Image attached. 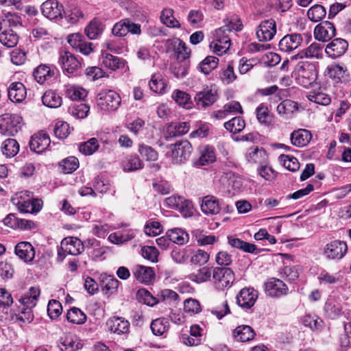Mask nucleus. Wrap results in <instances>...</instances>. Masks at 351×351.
I'll list each match as a JSON object with an SVG mask.
<instances>
[{
	"instance_id": "nucleus-1",
	"label": "nucleus",
	"mask_w": 351,
	"mask_h": 351,
	"mask_svg": "<svg viewBox=\"0 0 351 351\" xmlns=\"http://www.w3.org/2000/svg\"><path fill=\"white\" fill-rule=\"evenodd\" d=\"M224 25L217 29L214 34V40L210 44L213 52L219 56L226 53L231 45L229 34L232 31H240L243 25L237 16H232L223 20Z\"/></svg>"
},
{
	"instance_id": "nucleus-2",
	"label": "nucleus",
	"mask_w": 351,
	"mask_h": 351,
	"mask_svg": "<svg viewBox=\"0 0 351 351\" xmlns=\"http://www.w3.org/2000/svg\"><path fill=\"white\" fill-rule=\"evenodd\" d=\"M32 193L28 191L21 192L16 197L12 198V202L22 213H37L43 208V201L33 198Z\"/></svg>"
},
{
	"instance_id": "nucleus-3",
	"label": "nucleus",
	"mask_w": 351,
	"mask_h": 351,
	"mask_svg": "<svg viewBox=\"0 0 351 351\" xmlns=\"http://www.w3.org/2000/svg\"><path fill=\"white\" fill-rule=\"evenodd\" d=\"M348 250V247L346 241L334 239L323 246L322 254L327 261L339 262L346 255Z\"/></svg>"
},
{
	"instance_id": "nucleus-4",
	"label": "nucleus",
	"mask_w": 351,
	"mask_h": 351,
	"mask_svg": "<svg viewBox=\"0 0 351 351\" xmlns=\"http://www.w3.org/2000/svg\"><path fill=\"white\" fill-rule=\"evenodd\" d=\"M84 250V243L77 237L64 238L58 249V261L62 262L66 254L76 256L82 253Z\"/></svg>"
},
{
	"instance_id": "nucleus-5",
	"label": "nucleus",
	"mask_w": 351,
	"mask_h": 351,
	"mask_svg": "<svg viewBox=\"0 0 351 351\" xmlns=\"http://www.w3.org/2000/svg\"><path fill=\"white\" fill-rule=\"evenodd\" d=\"M212 280L217 289L224 290L232 285L234 281V274L230 268L215 267L213 270Z\"/></svg>"
},
{
	"instance_id": "nucleus-6",
	"label": "nucleus",
	"mask_w": 351,
	"mask_h": 351,
	"mask_svg": "<svg viewBox=\"0 0 351 351\" xmlns=\"http://www.w3.org/2000/svg\"><path fill=\"white\" fill-rule=\"evenodd\" d=\"M22 117L16 114L5 113L0 116V133L14 136L21 128Z\"/></svg>"
},
{
	"instance_id": "nucleus-7",
	"label": "nucleus",
	"mask_w": 351,
	"mask_h": 351,
	"mask_svg": "<svg viewBox=\"0 0 351 351\" xmlns=\"http://www.w3.org/2000/svg\"><path fill=\"white\" fill-rule=\"evenodd\" d=\"M96 102L97 106L102 110L114 111L119 107L121 99L115 91L106 90L98 94Z\"/></svg>"
},
{
	"instance_id": "nucleus-8",
	"label": "nucleus",
	"mask_w": 351,
	"mask_h": 351,
	"mask_svg": "<svg viewBox=\"0 0 351 351\" xmlns=\"http://www.w3.org/2000/svg\"><path fill=\"white\" fill-rule=\"evenodd\" d=\"M297 83L305 88L312 85L317 79V71L315 66L308 62H301L296 69Z\"/></svg>"
},
{
	"instance_id": "nucleus-9",
	"label": "nucleus",
	"mask_w": 351,
	"mask_h": 351,
	"mask_svg": "<svg viewBox=\"0 0 351 351\" xmlns=\"http://www.w3.org/2000/svg\"><path fill=\"white\" fill-rule=\"evenodd\" d=\"M171 149L169 156L172 162L176 164L181 163L186 160L192 152V146L188 141H178L169 146Z\"/></svg>"
},
{
	"instance_id": "nucleus-10",
	"label": "nucleus",
	"mask_w": 351,
	"mask_h": 351,
	"mask_svg": "<svg viewBox=\"0 0 351 351\" xmlns=\"http://www.w3.org/2000/svg\"><path fill=\"white\" fill-rule=\"evenodd\" d=\"M59 62L67 74H77L82 65L80 60L69 51L60 54Z\"/></svg>"
},
{
	"instance_id": "nucleus-11",
	"label": "nucleus",
	"mask_w": 351,
	"mask_h": 351,
	"mask_svg": "<svg viewBox=\"0 0 351 351\" xmlns=\"http://www.w3.org/2000/svg\"><path fill=\"white\" fill-rule=\"evenodd\" d=\"M287 285L278 278H271L265 283L266 294L272 298H279L288 293Z\"/></svg>"
},
{
	"instance_id": "nucleus-12",
	"label": "nucleus",
	"mask_w": 351,
	"mask_h": 351,
	"mask_svg": "<svg viewBox=\"0 0 351 351\" xmlns=\"http://www.w3.org/2000/svg\"><path fill=\"white\" fill-rule=\"evenodd\" d=\"M276 34V25L274 19L262 21L256 30V36L259 41H269Z\"/></svg>"
},
{
	"instance_id": "nucleus-13",
	"label": "nucleus",
	"mask_w": 351,
	"mask_h": 351,
	"mask_svg": "<svg viewBox=\"0 0 351 351\" xmlns=\"http://www.w3.org/2000/svg\"><path fill=\"white\" fill-rule=\"evenodd\" d=\"M217 91L206 87L197 92L194 99L199 108H206L212 106L217 100Z\"/></svg>"
},
{
	"instance_id": "nucleus-14",
	"label": "nucleus",
	"mask_w": 351,
	"mask_h": 351,
	"mask_svg": "<svg viewBox=\"0 0 351 351\" xmlns=\"http://www.w3.org/2000/svg\"><path fill=\"white\" fill-rule=\"evenodd\" d=\"M336 34V29L330 21H325L315 26L314 36L316 40L326 42L332 39Z\"/></svg>"
},
{
	"instance_id": "nucleus-15",
	"label": "nucleus",
	"mask_w": 351,
	"mask_h": 351,
	"mask_svg": "<svg viewBox=\"0 0 351 351\" xmlns=\"http://www.w3.org/2000/svg\"><path fill=\"white\" fill-rule=\"evenodd\" d=\"M258 298V291L251 287L242 289L237 296V302L242 308L249 309L252 307Z\"/></svg>"
},
{
	"instance_id": "nucleus-16",
	"label": "nucleus",
	"mask_w": 351,
	"mask_h": 351,
	"mask_svg": "<svg viewBox=\"0 0 351 351\" xmlns=\"http://www.w3.org/2000/svg\"><path fill=\"white\" fill-rule=\"evenodd\" d=\"M303 40L300 34L293 33L285 36L279 42L278 47L281 51L290 53L298 49Z\"/></svg>"
},
{
	"instance_id": "nucleus-17",
	"label": "nucleus",
	"mask_w": 351,
	"mask_h": 351,
	"mask_svg": "<svg viewBox=\"0 0 351 351\" xmlns=\"http://www.w3.org/2000/svg\"><path fill=\"white\" fill-rule=\"evenodd\" d=\"M43 14L50 20L62 19L63 6L57 0H47L42 5Z\"/></svg>"
},
{
	"instance_id": "nucleus-18",
	"label": "nucleus",
	"mask_w": 351,
	"mask_h": 351,
	"mask_svg": "<svg viewBox=\"0 0 351 351\" xmlns=\"http://www.w3.org/2000/svg\"><path fill=\"white\" fill-rule=\"evenodd\" d=\"M50 143L51 139L49 134L42 130L31 137L29 147L34 152L40 153L47 149Z\"/></svg>"
},
{
	"instance_id": "nucleus-19",
	"label": "nucleus",
	"mask_w": 351,
	"mask_h": 351,
	"mask_svg": "<svg viewBox=\"0 0 351 351\" xmlns=\"http://www.w3.org/2000/svg\"><path fill=\"white\" fill-rule=\"evenodd\" d=\"M201 210L206 215H215L220 213L221 204L214 195H206L202 199Z\"/></svg>"
},
{
	"instance_id": "nucleus-20",
	"label": "nucleus",
	"mask_w": 351,
	"mask_h": 351,
	"mask_svg": "<svg viewBox=\"0 0 351 351\" xmlns=\"http://www.w3.org/2000/svg\"><path fill=\"white\" fill-rule=\"evenodd\" d=\"M108 329L117 335H125L130 332V322L122 317H113L106 323Z\"/></svg>"
},
{
	"instance_id": "nucleus-21",
	"label": "nucleus",
	"mask_w": 351,
	"mask_h": 351,
	"mask_svg": "<svg viewBox=\"0 0 351 351\" xmlns=\"http://www.w3.org/2000/svg\"><path fill=\"white\" fill-rule=\"evenodd\" d=\"M348 47V42L342 38L332 40L325 49L326 53L332 58H337L345 53Z\"/></svg>"
},
{
	"instance_id": "nucleus-22",
	"label": "nucleus",
	"mask_w": 351,
	"mask_h": 351,
	"mask_svg": "<svg viewBox=\"0 0 351 351\" xmlns=\"http://www.w3.org/2000/svg\"><path fill=\"white\" fill-rule=\"evenodd\" d=\"M132 272L135 278L143 284H151L155 278V273L150 267L137 265L134 267Z\"/></svg>"
},
{
	"instance_id": "nucleus-23",
	"label": "nucleus",
	"mask_w": 351,
	"mask_h": 351,
	"mask_svg": "<svg viewBox=\"0 0 351 351\" xmlns=\"http://www.w3.org/2000/svg\"><path fill=\"white\" fill-rule=\"evenodd\" d=\"M3 223L14 229H21V230H31L35 226L33 221L19 219L15 214L10 213L3 220Z\"/></svg>"
},
{
	"instance_id": "nucleus-24",
	"label": "nucleus",
	"mask_w": 351,
	"mask_h": 351,
	"mask_svg": "<svg viewBox=\"0 0 351 351\" xmlns=\"http://www.w3.org/2000/svg\"><path fill=\"white\" fill-rule=\"evenodd\" d=\"M16 256L22 261L28 263L33 261L35 257V250L32 245L27 241L19 243L14 248Z\"/></svg>"
},
{
	"instance_id": "nucleus-25",
	"label": "nucleus",
	"mask_w": 351,
	"mask_h": 351,
	"mask_svg": "<svg viewBox=\"0 0 351 351\" xmlns=\"http://www.w3.org/2000/svg\"><path fill=\"white\" fill-rule=\"evenodd\" d=\"M325 315L331 319H336L343 314L342 305L337 299L329 298L325 303L324 308Z\"/></svg>"
},
{
	"instance_id": "nucleus-26",
	"label": "nucleus",
	"mask_w": 351,
	"mask_h": 351,
	"mask_svg": "<svg viewBox=\"0 0 351 351\" xmlns=\"http://www.w3.org/2000/svg\"><path fill=\"white\" fill-rule=\"evenodd\" d=\"M26 95V88L23 83L15 82L10 85L8 97L12 102L21 103L25 99Z\"/></svg>"
},
{
	"instance_id": "nucleus-27",
	"label": "nucleus",
	"mask_w": 351,
	"mask_h": 351,
	"mask_svg": "<svg viewBox=\"0 0 351 351\" xmlns=\"http://www.w3.org/2000/svg\"><path fill=\"white\" fill-rule=\"evenodd\" d=\"M256 333L248 325H241L232 331V337L237 341L247 342L252 340Z\"/></svg>"
},
{
	"instance_id": "nucleus-28",
	"label": "nucleus",
	"mask_w": 351,
	"mask_h": 351,
	"mask_svg": "<svg viewBox=\"0 0 351 351\" xmlns=\"http://www.w3.org/2000/svg\"><path fill=\"white\" fill-rule=\"evenodd\" d=\"M101 61L105 67L112 71L124 68L126 63L123 58L105 52L101 54Z\"/></svg>"
},
{
	"instance_id": "nucleus-29",
	"label": "nucleus",
	"mask_w": 351,
	"mask_h": 351,
	"mask_svg": "<svg viewBox=\"0 0 351 351\" xmlns=\"http://www.w3.org/2000/svg\"><path fill=\"white\" fill-rule=\"evenodd\" d=\"M40 293V291L38 287H32L27 292L19 299V302L24 308H32L36 305Z\"/></svg>"
},
{
	"instance_id": "nucleus-30",
	"label": "nucleus",
	"mask_w": 351,
	"mask_h": 351,
	"mask_svg": "<svg viewBox=\"0 0 351 351\" xmlns=\"http://www.w3.org/2000/svg\"><path fill=\"white\" fill-rule=\"evenodd\" d=\"M104 30V25L97 19L91 20L84 29L86 36L90 40L97 39Z\"/></svg>"
},
{
	"instance_id": "nucleus-31",
	"label": "nucleus",
	"mask_w": 351,
	"mask_h": 351,
	"mask_svg": "<svg viewBox=\"0 0 351 351\" xmlns=\"http://www.w3.org/2000/svg\"><path fill=\"white\" fill-rule=\"evenodd\" d=\"M311 138V133L305 129L293 131L291 134V143L298 147L306 146L310 142Z\"/></svg>"
},
{
	"instance_id": "nucleus-32",
	"label": "nucleus",
	"mask_w": 351,
	"mask_h": 351,
	"mask_svg": "<svg viewBox=\"0 0 351 351\" xmlns=\"http://www.w3.org/2000/svg\"><path fill=\"white\" fill-rule=\"evenodd\" d=\"M246 159L249 162L264 164L267 160V152L263 147H252L246 152Z\"/></svg>"
},
{
	"instance_id": "nucleus-33",
	"label": "nucleus",
	"mask_w": 351,
	"mask_h": 351,
	"mask_svg": "<svg viewBox=\"0 0 351 351\" xmlns=\"http://www.w3.org/2000/svg\"><path fill=\"white\" fill-rule=\"evenodd\" d=\"M58 346L62 351H75L82 348V344L76 336L69 335L60 338Z\"/></svg>"
},
{
	"instance_id": "nucleus-34",
	"label": "nucleus",
	"mask_w": 351,
	"mask_h": 351,
	"mask_svg": "<svg viewBox=\"0 0 351 351\" xmlns=\"http://www.w3.org/2000/svg\"><path fill=\"white\" fill-rule=\"evenodd\" d=\"M167 44L173 47L177 53L178 59L184 60L189 57L191 53L190 49H188L186 44L180 38L169 39Z\"/></svg>"
},
{
	"instance_id": "nucleus-35",
	"label": "nucleus",
	"mask_w": 351,
	"mask_h": 351,
	"mask_svg": "<svg viewBox=\"0 0 351 351\" xmlns=\"http://www.w3.org/2000/svg\"><path fill=\"white\" fill-rule=\"evenodd\" d=\"M213 267H202L189 275V279L197 283H202L210 280L213 276Z\"/></svg>"
},
{
	"instance_id": "nucleus-36",
	"label": "nucleus",
	"mask_w": 351,
	"mask_h": 351,
	"mask_svg": "<svg viewBox=\"0 0 351 351\" xmlns=\"http://www.w3.org/2000/svg\"><path fill=\"white\" fill-rule=\"evenodd\" d=\"M34 76L36 81L43 84L54 75V71L45 64H40L34 71Z\"/></svg>"
},
{
	"instance_id": "nucleus-37",
	"label": "nucleus",
	"mask_w": 351,
	"mask_h": 351,
	"mask_svg": "<svg viewBox=\"0 0 351 351\" xmlns=\"http://www.w3.org/2000/svg\"><path fill=\"white\" fill-rule=\"evenodd\" d=\"M43 104L49 107L56 108L62 105V97L52 90H47L42 97Z\"/></svg>"
},
{
	"instance_id": "nucleus-38",
	"label": "nucleus",
	"mask_w": 351,
	"mask_h": 351,
	"mask_svg": "<svg viewBox=\"0 0 351 351\" xmlns=\"http://www.w3.org/2000/svg\"><path fill=\"white\" fill-rule=\"evenodd\" d=\"M167 236L171 242L178 245H184L189 241V234L181 228H173L167 232Z\"/></svg>"
},
{
	"instance_id": "nucleus-39",
	"label": "nucleus",
	"mask_w": 351,
	"mask_h": 351,
	"mask_svg": "<svg viewBox=\"0 0 351 351\" xmlns=\"http://www.w3.org/2000/svg\"><path fill=\"white\" fill-rule=\"evenodd\" d=\"M189 128L190 126L187 122L171 123L167 127V138L182 136L189 131Z\"/></svg>"
},
{
	"instance_id": "nucleus-40",
	"label": "nucleus",
	"mask_w": 351,
	"mask_h": 351,
	"mask_svg": "<svg viewBox=\"0 0 351 351\" xmlns=\"http://www.w3.org/2000/svg\"><path fill=\"white\" fill-rule=\"evenodd\" d=\"M322 46L320 44L317 43H312L306 49L300 51L297 54V57L300 58H322Z\"/></svg>"
},
{
	"instance_id": "nucleus-41",
	"label": "nucleus",
	"mask_w": 351,
	"mask_h": 351,
	"mask_svg": "<svg viewBox=\"0 0 351 351\" xmlns=\"http://www.w3.org/2000/svg\"><path fill=\"white\" fill-rule=\"evenodd\" d=\"M150 328L154 335L162 336L167 332L169 323L165 318H158L152 322Z\"/></svg>"
},
{
	"instance_id": "nucleus-42",
	"label": "nucleus",
	"mask_w": 351,
	"mask_h": 351,
	"mask_svg": "<svg viewBox=\"0 0 351 351\" xmlns=\"http://www.w3.org/2000/svg\"><path fill=\"white\" fill-rule=\"evenodd\" d=\"M19 42V36L12 29H6L0 34V43L8 48L15 47Z\"/></svg>"
},
{
	"instance_id": "nucleus-43",
	"label": "nucleus",
	"mask_w": 351,
	"mask_h": 351,
	"mask_svg": "<svg viewBox=\"0 0 351 351\" xmlns=\"http://www.w3.org/2000/svg\"><path fill=\"white\" fill-rule=\"evenodd\" d=\"M65 95L71 100H81L87 96V92L82 87L68 84L65 86Z\"/></svg>"
},
{
	"instance_id": "nucleus-44",
	"label": "nucleus",
	"mask_w": 351,
	"mask_h": 351,
	"mask_svg": "<svg viewBox=\"0 0 351 351\" xmlns=\"http://www.w3.org/2000/svg\"><path fill=\"white\" fill-rule=\"evenodd\" d=\"M307 98L310 101L322 106H328L331 102L330 97L320 90L310 91Z\"/></svg>"
},
{
	"instance_id": "nucleus-45",
	"label": "nucleus",
	"mask_w": 351,
	"mask_h": 351,
	"mask_svg": "<svg viewBox=\"0 0 351 351\" xmlns=\"http://www.w3.org/2000/svg\"><path fill=\"white\" fill-rule=\"evenodd\" d=\"M215 158L214 149L211 147L206 146L202 152L199 158L194 162V165L198 167L204 166L214 162Z\"/></svg>"
},
{
	"instance_id": "nucleus-46",
	"label": "nucleus",
	"mask_w": 351,
	"mask_h": 351,
	"mask_svg": "<svg viewBox=\"0 0 351 351\" xmlns=\"http://www.w3.org/2000/svg\"><path fill=\"white\" fill-rule=\"evenodd\" d=\"M19 151V145L15 139L8 138L3 143L1 152L7 157H14L18 154Z\"/></svg>"
},
{
	"instance_id": "nucleus-47",
	"label": "nucleus",
	"mask_w": 351,
	"mask_h": 351,
	"mask_svg": "<svg viewBox=\"0 0 351 351\" xmlns=\"http://www.w3.org/2000/svg\"><path fill=\"white\" fill-rule=\"evenodd\" d=\"M66 319L75 324H83L86 321V315L79 308L73 307L66 313Z\"/></svg>"
},
{
	"instance_id": "nucleus-48",
	"label": "nucleus",
	"mask_w": 351,
	"mask_h": 351,
	"mask_svg": "<svg viewBox=\"0 0 351 351\" xmlns=\"http://www.w3.org/2000/svg\"><path fill=\"white\" fill-rule=\"evenodd\" d=\"M327 75L336 80H341V78L347 75V68L344 65L332 64L328 66L326 69Z\"/></svg>"
},
{
	"instance_id": "nucleus-49",
	"label": "nucleus",
	"mask_w": 351,
	"mask_h": 351,
	"mask_svg": "<svg viewBox=\"0 0 351 351\" xmlns=\"http://www.w3.org/2000/svg\"><path fill=\"white\" fill-rule=\"evenodd\" d=\"M245 126V122L241 117H236L224 123V128L231 133L241 132Z\"/></svg>"
},
{
	"instance_id": "nucleus-50",
	"label": "nucleus",
	"mask_w": 351,
	"mask_h": 351,
	"mask_svg": "<svg viewBox=\"0 0 351 351\" xmlns=\"http://www.w3.org/2000/svg\"><path fill=\"white\" fill-rule=\"evenodd\" d=\"M218 64L219 59L217 57L208 56L200 62L198 68L201 72L207 75L217 68Z\"/></svg>"
},
{
	"instance_id": "nucleus-51",
	"label": "nucleus",
	"mask_w": 351,
	"mask_h": 351,
	"mask_svg": "<svg viewBox=\"0 0 351 351\" xmlns=\"http://www.w3.org/2000/svg\"><path fill=\"white\" fill-rule=\"evenodd\" d=\"M171 97L179 106L185 108H191V96L186 92L180 90H175L172 93Z\"/></svg>"
},
{
	"instance_id": "nucleus-52",
	"label": "nucleus",
	"mask_w": 351,
	"mask_h": 351,
	"mask_svg": "<svg viewBox=\"0 0 351 351\" xmlns=\"http://www.w3.org/2000/svg\"><path fill=\"white\" fill-rule=\"evenodd\" d=\"M298 109V103L291 99H285L277 106V112L280 115L292 114Z\"/></svg>"
},
{
	"instance_id": "nucleus-53",
	"label": "nucleus",
	"mask_w": 351,
	"mask_h": 351,
	"mask_svg": "<svg viewBox=\"0 0 351 351\" xmlns=\"http://www.w3.org/2000/svg\"><path fill=\"white\" fill-rule=\"evenodd\" d=\"M326 14L325 8L321 5H313L307 12L308 19L313 22L321 21Z\"/></svg>"
},
{
	"instance_id": "nucleus-54",
	"label": "nucleus",
	"mask_w": 351,
	"mask_h": 351,
	"mask_svg": "<svg viewBox=\"0 0 351 351\" xmlns=\"http://www.w3.org/2000/svg\"><path fill=\"white\" fill-rule=\"evenodd\" d=\"M143 162L137 156H130L125 158L123 163L125 171H134L142 169Z\"/></svg>"
},
{
	"instance_id": "nucleus-55",
	"label": "nucleus",
	"mask_w": 351,
	"mask_h": 351,
	"mask_svg": "<svg viewBox=\"0 0 351 351\" xmlns=\"http://www.w3.org/2000/svg\"><path fill=\"white\" fill-rule=\"evenodd\" d=\"M136 299L138 302L153 306L158 301L151 293L145 289H140L136 293Z\"/></svg>"
},
{
	"instance_id": "nucleus-56",
	"label": "nucleus",
	"mask_w": 351,
	"mask_h": 351,
	"mask_svg": "<svg viewBox=\"0 0 351 351\" xmlns=\"http://www.w3.org/2000/svg\"><path fill=\"white\" fill-rule=\"evenodd\" d=\"M302 322L305 326L312 330H319L322 326V319L315 315H305L302 318Z\"/></svg>"
},
{
	"instance_id": "nucleus-57",
	"label": "nucleus",
	"mask_w": 351,
	"mask_h": 351,
	"mask_svg": "<svg viewBox=\"0 0 351 351\" xmlns=\"http://www.w3.org/2000/svg\"><path fill=\"white\" fill-rule=\"evenodd\" d=\"M99 148V144L97 138H92L88 141L80 145L79 150L84 155H91Z\"/></svg>"
},
{
	"instance_id": "nucleus-58",
	"label": "nucleus",
	"mask_w": 351,
	"mask_h": 351,
	"mask_svg": "<svg viewBox=\"0 0 351 351\" xmlns=\"http://www.w3.org/2000/svg\"><path fill=\"white\" fill-rule=\"evenodd\" d=\"M149 86L152 91L157 93H163L166 88V84L162 80L161 76L158 73L152 75Z\"/></svg>"
},
{
	"instance_id": "nucleus-59",
	"label": "nucleus",
	"mask_w": 351,
	"mask_h": 351,
	"mask_svg": "<svg viewBox=\"0 0 351 351\" xmlns=\"http://www.w3.org/2000/svg\"><path fill=\"white\" fill-rule=\"evenodd\" d=\"M138 152L148 161H156L158 158V152L152 147L145 144L139 145Z\"/></svg>"
},
{
	"instance_id": "nucleus-60",
	"label": "nucleus",
	"mask_w": 351,
	"mask_h": 351,
	"mask_svg": "<svg viewBox=\"0 0 351 351\" xmlns=\"http://www.w3.org/2000/svg\"><path fill=\"white\" fill-rule=\"evenodd\" d=\"M279 160L283 163V166L291 171H296L300 168V163L298 159L293 156L281 154Z\"/></svg>"
},
{
	"instance_id": "nucleus-61",
	"label": "nucleus",
	"mask_w": 351,
	"mask_h": 351,
	"mask_svg": "<svg viewBox=\"0 0 351 351\" xmlns=\"http://www.w3.org/2000/svg\"><path fill=\"white\" fill-rule=\"evenodd\" d=\"M53 132L55 136L60 139L66 138L70 134L69 125L64 121H58L54 127Z\"/></svg>"
},
{
	"instance_id": "nucleus-62",
	"label": "nucleus",
	"mask_w": 351,
	"mask_h": 351,
	"mask_svg": "<svg viewBox=\"0 0 351 351\" xmlns=\"http://www.w3.org/2000/svg\"><path fill=\"white\" fill-rule=\"evenodd\" d=\"M47 313L51 319H56L62 313L61 303L56 300H50L47 306Z\"/></svg>"
},
{
	"instance_id": "nucleus-63",
	"label": "nucleus",
	"mask_w": 351,
	"mask_h": 351,
	"mask_svg": "<svg viewBox=\"0 0 351 351\" xmlns=\"http://www.w3.org/2000/svg\"><path fill=\"white\" fill-rule=\"evenodd\" d=\"M119 282L113 276H108L105 280H103L102 290L106 294H112L119 287Z\"/></svg>"
},
{
	"instance_id": "nucleus-64",
	"label": "nucleus",
	"mask_w": 351,
	"mask_h": 351,
	"mask_svg": "<svg viewBox=\"0 0 351 351\" xmlns=\"http://www.w3.org/2000/svg\"><path fill=\"white\" fill-rule=\"evenodd\" d=\"M90 107L85 104L75 105L69 108L70 114L77 119H84L87 117Z\"/></svg>"
}]
</instances>
